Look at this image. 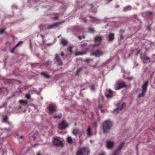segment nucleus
Masks as SVG:
<instances>
[{"label":"nucleus","instance_id":"1","mask_svg":"<svg viewBox=\"0 0 155 155\" xmlns=\"http://www.w3.org/2000/svg\"><path fill=\"white\" fill-rule=\"evenodd\" d=\"M113 125L112 122L110 120L105 121L102 124L103 132L104 134L109 133Z\"/></svg>","mask_w":155,"mask_h":155},{"label":"nucleus","instance_id":"2","mask_svg":"<svg viewBox=\"0 0 155 155\" xmlns=\"http://www.w3.org/2000/svg\"><path fill=\"white\" fill-rule=\"evenodd\" d=\"M103 37L102 36L97 35L94 38V41L95 43L93 45V47H95L99 46L101 44Z\"/></svg>","mask_w":155,"mask_h":155},{"label":"nucleus","instance_id":"3","mask_svg":"<svg viewBox=\"0 0 155 155\" xmlns=\"http://www.w3.org/2000/svg\"><path fill=\"white\" fill-rule=\"evenodd\" d=\"M57 106L55 104L51 103L49 105L47 109L48 110V113L50 114H53L57 110Z\"/></svg>","mask_w":155,"mask_h":155},{"label":"nucleus","instance_id":"4","mask_svg":"<svg viewBox=\"0 0 155 155\" xmlns=\"http://www.w3.org/2000/svg\"><path fill=\"white\" fill-rule=\"evenodd\" d=\"M89 152L88 148H84L79 149L76 153V155H88Z\"/></svg>","mask_w":155,"mask_h":155},{"label":"nucleus","instance_id":"5","mask_svg":"<svg viewBox=\"0 0 155 155\" xmlns=\"http://www.w3.org/2000/svg\"><path fill=\"white\" fill-rule=\"evenodd\" d=\"M53 144L54 146L56 147H62L63 146L62 142L57 138H54L53 141Z\"/></svg>","mask_w":155,"mask_h":155},{"label":"nucleus","instance_id":"6","mask_svg":"<svg viewBox=\"0 0 155 155\" xmlns=\"http://www.w3.org/2000/svg\"><path fill=\"white\" fill-rule=\"evenodd\" d=\"M103 54V51L101 50H96L93 51L91 54V56H94L96 57H99Z\"/></svg>","mask_w":155,"mask_h":155},{"label":"nucleus","instance_id":"7","mask_svg":"<svg viewBox=\"0 0 155 155\" xmlns=\"http://www.w3.org/2000/svg\"><path fill=\"white\" fill-rule=\"evenodd\" d=\"M68 124L66 123L65 120H63L61 122L58 124V127L60 130H63L67 128Z\"/></svg>","mask_w":155,"mask_h":155},{"label":"nucleus","instance_id":"8","mask_svg":"<svg viewBox=\"0 0 155 155\" xmlns=\"http://www.w3.org/2000/svg\"><path fill=\"white\" fill-rule=\"evenodd\" d=\"M65 21L64 20H63L61 22H58V23H55L51 25H48V27L47 28L48 30H49L51 29H53L55 27H57L58 25L59 24H61L64 23Z\"/></svg>","mask_w":155,"mask_h":155},{"label":"nucleus","instance_id":"9","mask_svg":"<svg viewBox=\"0 0 155 155\" xmlns=\"http://www.w3.org/2000/svg\"><path fill=\"white\" fill-rule=\"evenodd\" d=\"M54 60H55L56 62H57L58 65H62L63 64V62L61 60L58 54H56Z\"/></svg>","mask_w":155,"mask_h":155},{"label":"nucleus","instance_id":"10","mask_svg":"<svg viewBox=\"0 0 155 155\" xmlns=\"http://www.w3.org/2000/svg\"><path fill=\"white\" fill-rule=\"evenodd\" d=\"M115 143L113 142L108 140L107 142L106 147L109 149H112Z\"/></svg>","mask_w":155,"mask_h":155},{"label":"nucleus","instance_id":"11","mask_svg":"<svg viewBox=\"0 0 155 155\" xmlns=\"http://www.w3.org/2000/svg\"><path fill=\"white\" fill-rule=\"evenodd\" d=\"M148 85V81H147L142 86V91L146 92Z\"/></svg>","mask_w":155,"mask_h":155},{"label":"nucleus","instance_id":"12","mask_svg":"<svg viewBox=\"0 0 155 155\" xmlns=\"http://www.w3.org/2000/svg\"><path fill=\"white\" fill-rule=\"evenodd\" d=\"M124 144L125 142H123L121 143L117 147L116 150L121 152V150L123 147Z\"/></svg>","mask_w":155,"mask_h":155},{"label":"nucleus","instance_id":"13","mask_svg":"<svg viewBox=\"0 0 155 155\" xmlns=\"http://www.w3.org/2000/svg\"><path fill=\"white\" fill-rule=\"evenodd\" d=\"M87 137H90L93 134L92 132L91 131V129L90 127H87Z\"/></svg>","mask_w":155,"mask_h":155},{"label":"nucleus","instance_id":"14","mask_svg":"<svg viewBox=\"0 0 155 155\" xmlns=\"http://www.w3.org/2000/svg\"><path fill=\"white\" fill-rule=\"evenodd\" d=\"M87 53V51H84L81 52H78L75 53V55L76 56L78 55H82L86 54Z\"/></svg>","mask_w":155,"mask_h":155},{"label":"nucleus","instance_id":"15","mask_svg":"<svg viewBox=\"0 0 155 155\" xmlns=\"http://www.w3.org/2000/svg\"><path fill=\"white\" fill-rule=\"evenodd\" d=\"M117 84L118 86V87L117 88V89H120L123 87H127V85L124 82L118 83Z\"/></svg>","mask_w":155,"mask_h":155},{"label":"nucleus","instance_id":"16","mask_svg":"<svg viewBox=\"0 0 155 155\" xmlns=\"http://www.w3.org/2000/svg\"><path fill=\"white\" fill-rule=\"evenodd\" d=\"M109 40L110 41H113L114 39V34L113 33H110L108 37Z\"/></svg>","mask_w":155,"mask_h":155},{"label":"nucleus","instance_id":"17","mask_svg":"<svg viewBox=\"0 0 155 155\" xmlns=\"http://www.w3.org/2000/svg\"><path fill=\"white\" fill-rule=\"evenodd\" d=\"M132 9V7L130 5H127L124 7L123 9V11L124 12H126L127 11H128L131 10Z\"/></svg>","mask_w":155,"mask_h":155},{"label":"nucleus","instance_id":"18","mask_svg":"<svg viewBox=\"0 0 155 155\" xmlns=\"http://www.w3.org/2000/svg\"><path fill=\"white\" fill-rule=\"evenodd\" d=\"M61 43L63 46H65L68 44V42L67 40L64 39H62L61 41Z\"/></svg>","mask_w":155,"mask_h":155},{"label":"nucleus","instance_id":"19","mask_svg":"<svg viewBox=\"0 0 155 155\" xmlns=\"http://www.w3.org/2000/svg\"><path fill=\"white\" fill-rule=\"evenodd\" d=\"M126 106V104L125 103H123L121 107H119L117 108L116 110H116L117 111H119V110H121L122 108L125 107Z\"/></svg>","mask_w":155,"mask_h":155},{"label":"nucleus","instance_id":"20","mask_svg":"<svg viewBox=\"0 0 155 155\" xmlns=\"http://www.w3.org/2000/svg\"><path fill=\"white\" fill-rule=\"evenodd\" d=\"M153 14V12H147L143 13V15L147 17L149 15H152Z\"/></svg>","mask_w":155,"mask_h":155},{"label":"nucleus","instance_id":"21","mask_svg":"<svg viewBox=\"0 0 155 155\" xmlns=\"http://www.w3.org/2000/svg\"><path fill=\"white\" fill-rule=\"evenodd\" d=\"M146 92L142 91V93L139 94L138 95V97L140 98L143 97L145 96Z\"/></svg>","mask_w":155,"mask_h":155},{"label":"nucleus","instance_id":"22","mask_svg":"<svg viewBox=\"0 0 155 155\" xmlns=\"http://www.w3.org/2000/svg\"><path fill=\"white\" fill-rule=\"evenodd\" d=\"M41 74L42 75H43L44 77L46 78H48L50 77V76L47 74V73L45 72H41Z\"/></svg>","mask_w":155,"mask_h":155},{"label":"nucleus","instance_id":"23","mask_svg":"<svg viewBox=\"0 0 155 155\" xmlns=\"http://www.w3.org/2000/svg\"><path fill=\"white\" fill-rule=\"evenodd\" d=\"M19 103L22 105H25L28 104V102L27 101H24L23 100H21L19 101Z\"/></svg>","mask_w":155,"mask_h":155},{"label":"nucleus","instance_id":"24","mask_svg":"<svg viewBox=\"0 0 155 155\" xmlns=\"http://www.w3.org/2000/svg\"><path fill=\"white\" fill-rule=\"evenodd\" d=\"M62 114L61 113L58 114V115H54L53 117L54 119L58 118L60 119L62 117Z\"/></svg>","mask_w":155,"mask_h":155},{"label":"nucleus","instance_id":"25","mask_svg":"<svg viewBox=\"0 0 155 155\" xmlns=\"http://www.w3.org/2000/svg\"><path fill=\"white\" fill-rule=\"evenodd\" d=\"M79 132V130L78 129L75 128L74 129L72 133L74 135H76Z\"/></svg>","mask_w":155,"mask_h":155},{"label":"nucleus","instance_id":"26","mask_svg":"<svg viewBox=\"0 0 155 155\" xmlns=\"http://www.w3.org/2000/svg\"><path fill=\"white\" fill-rule=\"evenodd\" d=\"M29 136L30 138H32L33 140H35L36 137L35 135V134H33L31 133L29 134Z\"/></svg>","mask_w":155,"mask_h":155},{"label":"nucleus","instance_id":"27","mask_svg":"<svg viewBox=\"0 0 155 155\" xmlns=\"http://www.w3.org/2000/svg\"><path fill=\"white\" fill-rule=\"evenodd\" d=\"M67 139L68 143H73V140L71 137L69 136L68 137Z\"/></svg>","mask_w":155,"mask_h":155},{"label":"nucleus","instance_id":"28","mask_svg":"<svg viewBox=\"0 0 155 155\" xmlns=\"http://www.w3.org/2000/svg\"><path fill=\"white\" fill-rule=\"evenodd\" d=\"M3 121L8 123V116H4L3 117Z\"/></svg>","mask_w":155,"mask_h":155},{"label":"nucleus","instance_id":"29","mask_svg":"<svg viewBox=\"0 0 155 155\" xmlns=\"http://www.w3.org/2000/svg\"><path fill=\"white\" fill-rule=\"evenodd\" d=\"M120 152L116 150L113 153L112 155H119Z\"/></svg>","mask_w":155,"mask_h":155},{"label":"nucleus","instance_id":"30","mask_svg":"<svg viewBox=\"0 0 155 155\" xmlns=\"http://www.w3.org/2000/svg\"><path fill=\"white\" fill-rule=\"evenodd\" d=\"M42 29L43 30H48L47 28H48V25H42Z\"/></svg>","mask_w":155,"mask_h":155},{"label":"nucleus","instance_id":"31","mask_svg":"<svg viewBox=\"0 0 155 155\" xmlns=\"http://www.w3.org/2000/svg\"><path fill=\"white\" fill-rule=\"evenodd\" d=\"M82 69V68H80L78 69L76 71V74H75L76 75L79 76V74H78V73L81 71Z\"/></svg>","mask_w":155,"mask_h":155},{"label":"nucleus","instance_id":"32","mask_svg":"<svg viewBox=\"0 0 155 155\" xmlns=\"http://www.w3.org/2000/svg\"><path fill=\"white\" fill-rule=\"evenodd\" d=\"M89 31L91 33H94V29L90 27L88 29Z\"/></svg>","mask_w":155,"mask_h":155},{"label":"nucleus","instance_id":"33","mask_svg":"<svg viewBox=\"0 0 155 155\" xmlns=\"http://www.w3.org/2000/svg\"><path fill=\"white\" fill-rule=\"evenodd\" d=\"M23 43V42L22 41H20L18 42V43L15 46V48H17L18 46H19L20 45L22 44Z\"/></svg>","mask_w":155,"mask_h":155},{"label":"nucleus","instance_id":"34","mask_svg":"<svg viewBox=\"0 0 155 155\" xmlns=\"http://www.w3.org/2000/svg\"><path fill=\"white\" fill-rule=\"evenodd\" d=\"M78 38L79 40H81L82 39H84L85 38V36L83 35L82 36H79L78 37Z\"/></svg>","mask_w":155,"mask_h":155},{"label":"nucleus","instance_id":"35","mask_svg":"<svg viewBox=\"0 0 155 155\" xmlns=\"http://www.w3.org/2000/svg\"><path fill=\"white\" fill-rule=\"evenodd\" d=\"M106 96L107 98H111L113 96V94H108L106 95Z\"/></svg>","mask_w":155,"mask_h":155},{"label":"nucleus","instance_id":"36","mask_svg":"<svg viewBox=\"0 0 155 155\" xmlns=\"http://www.w3.org/2000/svg\"><path fill=\"white\" fill-rule=\"evenodd\" d=\"M150 58L146 56H144L142 57V59L144 60H147L150 59Z\"/></svg>","mask_w":155,"mask_h":155},{"label":"nucleus","instance_id":"37","mask_svg":"<svg viewBox=\"0 0 155 155\" xmlns=\"http://www.w3.org/2000/svg\"><path fill=\"white\" fill-rule=\"evenodd\" d=\"M87 43H84L81 45V47L83 48L87 46Z\"/></svg>","mask_w":155,"mask_h":155},{"label":"nucleus","instance_id":"38","mask_svg":"<svg viewBox=\"0 0 155 155\" xmlns=\"http://www.w3.org/2000/svg\"><path fill=\"white\" fill-rule=\"evenodd\" d=\"M73 47L71 46H70L68 49V51L70 52H72Z\"/></svg>","mask_w":155,"mask_h":155},{"label":"nucleus","instance_id":"39","mask_svg":"<svg viewBox=\"0 0 155 155\" xmlns=\"http://www.w3.org/2000/svg\"><path fill=\"white\" fill-rule=\"evenodd\" d=\"M16 48H15V46L14 48H12L10 50V52H11V53H14V51Z\"/></svg>","mask_w":155,"mask_h":155},{"label":"nucleus","instance_id":"40","mask_svg":"<svg viewBox=\"0 0 155 155\" xmlns=\"http://www.w3.org/2000/svg\"><path fill=\"white\" fill-rule=\"evenodd\" d=\"M150 26V25H148L146 28L147 30L148 31H150L151 30Z\"/></svg>","mask_w":155,"mask_h":155},{"label":"nucleus","instance_id":"41","mask_svg":"<svg viewBox=\"0 0 155 155\" xmlns=\"http://www.w3.org/2000/svg\"><path fill=\"white\" fill-rule=\"evenodd\" d=\"M25 97L28 99H30L31 98V96L30 94H26V95Z\"/></svg>","mask_w":155,"mask_h":155},{"label":"nucleus","instance_id":"42","mask_svg":"<svg viewBox=\"0 0 155 155\" xmlns=\"http://www.w3.org/2000/svg\"><path fill=\"white\" fill-rule=\"evenodd\" d=\"M91 89L92 90H94L95 89V85L94 84H92L91 86Z\"/></svg>","mask_w":155,"mask_h":155},{"label":"nucleus","instance_id":"43","mask_svg":"<svg viewBox=\"0 0 155 155\" xmlns=\"http://www.w3.org/2000/svg\"><path fill=\"white\" fill-rule=\"evenodd\" d=\"M5 28L2 29L0 31V34H2L5 32Z\"/></svg>","mask_w":155,"mask_h":155},{"label":"nucleus","instance_id":"44","mask_svg":"<svg viewBox=\"0 0 155 155\" xmlns=\"http://www.w3.org/2000/svg\"><path fill=\"white\" fill-rule=\"evenodd\" d=\"M39 36H40V37H41L42 38V39L43 40L44 39V35H41V34H38V35H37V36L38 37Z\"/></svg>","mask_w":155,"mask_h":155},{"label":"nucleus","instance_id":"45","mask_svg":"<svg viewBox=\"0 0 155 155\" xmlns=\"http://www.w3.org/2000/svg\"><path fill=\"white\" fill-rule=\"evenodd\" d=\"M92 61V59H86L85 60V61L88 63L90 62V61Z\"/></svg>","mask_w":155,"mask_h":155},{"label":"nucleus","instance_id":"46","mask_svg":"<svg viewBox=\"0 0 155 155\" xmlns=\"http://www.w3.org/2000/svg\"><path fill=\"white\" fill-rule=\"evenodd\" d=\"M24 137L23 135H21L20 137H19V139H23L24 138Z\"/></svg>","mask_w":155,"mask_h":155},{"label":"nucleus","instance_id":"47","mask_svg":"<svg viewBox=\"0 0 155 155\" xmlns=\"http://www.w3.org/2000/svg\"><path fill=\"white\" fill-rule=\"evenodd\" d=\"M61 57H64V52H61Z\"/></svg>","mask_w":155,"mask_h":155},{"label":"nucleus","instance_id":"48","mask_svg":"<svg viewBox=\"0 0 155 155\" xmlns=\"http://www.w3.org/2000/svg\"><path fill=\"white\" fill-rule=\"evenodd\" d=\"M93 125L94 126H97V124L96 122L94 121L93 123Z\"/></svg>","mask_w":155,"mask_h":155},{"label":"nucleus","instance_id":"49","mask_svg":"<svg viewBox=\"0 0 155 155\" xmlns=\"http://www.w3.org/2000/svg\"><path fill=\"white\" fill-rule=\"evenodd\" d=\"M109 92L110 93L109 94H113V91L111 90L110 89L109 90Z\"/></svg>","mask_w":155,"mask_h":155},{"label":"nucleus","instance_id":"50","mask_svg":"<svg viewBox=\"0 0 155 155\" xmlns=\"http://www.w3.org/2000/svg\"><path fill=\"white\" fill-rule=\"evenodd\" d=\"M58 17L57 16H56L54 18V19L55 20H56L58 19Z\"/></svg>","mask_w":155,"mask_h":155},{"label":"nucleus","instance_id":"51","mask_svg":"<svg viewBox=\"0 0 155 155\" xmlns=\"http://www.w3.org/2000/svg\"><path fill=\"white\" fill-rule=\"evenodd\" d=\"M103 106L102 105L100 104L99 105L98 107L99 108H102L103 107Z\"/></svg>","mask_w":155,"mask_h":155},{"label":"nucleus","instance_id":"52","mask_svg":"<svg viewBox=\"0 0 155 155\" xmlns=\"http://www.w3.org/2000/svg\"><path fill=\"white\" fill-rule=\"evenodd\" d=\"M105 153L104 152H102L101 153H99L98 154V155H104Z\"/></svg>","mask_w":155,"mask_h":155},{"label":"nucleus","instance_id":"53","mask_svg":"<svg viewBox=\"0 0 155 155\" xmlns=\"http://www.w3.org/2000/svg\"><path fill=\"white\" fill-rule=\"evenodd\" d=\"M120 38H121V39H123V38H124V37H123V36L122 35H120Z\"/></svg>","mask_w":155,"mask_h":155},{"label":"nucleus","instance_id":"54","mask_svg":"<svg viewBox=\"0 0 155 155\" xmlns=\"http://www.w3.org/2000/svg\"><path fill=\"white\" fill-rule=\"evenodd\" d=\"M49 62H51V61H48L47 63H46V65H48L49 64Z\"/></svg>","mask_w":155,"mask_h":155},{"label":"nucleus","instance_id":"55","mask_svg":"<svg viewBox=\"0 0 155 155\" xmlns=\"http://www.w3.org/2000/svg\"><path fill=\"white\" fill-rule=\"evenodd\" d=\"M21 106H19L18 107V108L19 109H21Z\"/></svg>","mask_w":155,"mask_h":155},{"label":"nucleus","instance_id":"56","mask_svg":"<svg viewBox=\"0 0 155 155\" xmlns=\"http://www.w3.org/2000/svg\"><path fill=\"white\" fill-rule=\"evenodd\" d=\"M139 52H140V51H139H139H138L137 52V54H137V55L138 54H139Z\"/></svg>","mask_w":155,"mask_h":155},{"label":"nucleus","instance_id":"57","mask_svg":"<svg viewBox=\"0 0 155 155\" xmlns=\"http://www.w3.org/2000/svg\"><path fill=\"white\" fill-rule=\"evenodd\" d=\"M35 64H34L33 63V64H32L31 65V66H35Z\"/></svg>","mask_w":155,"mask_h":155},{"label":"nucleus","instance_id":"58","mask_svg":"<svg viewBox=\"0 0 155 155\" xmlns=\"http://www.w3.org/2000/svg\"><path fill=\"white\" fill-rule=\"evenodd\" d=\"M101 112L103 113L104 111V110H101Z\"/></svg>","mask_w":155,"mask_h":155},{"label":"nucleus","instance_id":"59","mask_svg":"<svg viewBox=\"0 0 155 155\" xmlns=\"http://www.w3.org/2000/svg\"><path fill=\"white\" fill-rule=\"evenodd\" d=\"M37 155H41V154H40L39 153H37Z\"/></svg>","mask_w":155,"mask_h":155},{"label":"nucleus","instance_id":"60","mask_svg":"<svg viewBox=\"0 0 155 155\" xmlns=\"http://www.w3.org/2000/svg\"><path fill=\"white\" fill-rule=\"evenodd\" d=\"M61 36V35H60L59 36H58V38H60V37Z\"/></svg>","mask_w":155,"mask_h":155},{"label":"nucleus","instance_id":"61","mask_svg":"<svg viewBox=\"0 0 155 155\" xmlns=\"http://www.w3.org/2000/svg\"><path fill=\"white\" fill-rule=\"evenodd\" d=\"M154 62H155V61H153L152 62H153V63H154Z\"/></svg>","mask_w":155,"mask_h":155},{"label":"nucleus","instance_id":"62","mask_svg":"<svg viewBox=\"0 0 155 155\" xmlns=\"http://www.w3.org/2000/svg\"><path fill=\"white\" fill-rule=\"evenodd\" d=\"M2 107H1H1H0V108H1Z\"/></svg>","mask_w":155,"mask_h":155},{"label":"nucleus","instance_id":"63","mask_svg":"<svg viewBox=\"0 0 155 155\" xmlns=\"http://www.w3.org/2000/svg\"><path fill=\"white\" fill-rule=\"evenodd\" d=\"M16 135H17V136H18V135L17 134H16Z\"/></svg>","mask_w":155,"mask_h":155},{"label":"nucleus","instance_id":"64","mask_svg":"<svg viewBox=\"0 0 155 155\" xmlns=\"http://www.w3.org/2000/svg\"><path fill=\"white\" fill-rule=\"evenodd\" d=\"M154 116H155V114H154Z\"/></svg>","mask_w":155,"mask_h":155}]
</instances>
